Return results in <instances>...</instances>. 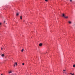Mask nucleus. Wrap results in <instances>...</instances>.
I'll list each match as a JSON object with an SVG mask.
<instances>
[{
	"mask_svg": "<svg viewBox=\"0 0 75 75\" xmlns=\"http://www.w3.org/2000/svg\"><path fill=\"white\" fill-rule=\"evenodd\" d=\"M63 73L64 74V72Z\"/></svg>",
	"mask_w": 75,
	"mask_h": 75,
	"instance_id": "nucleus-26",
	"label": "nucleus"
},
{
	"mask_svg": "<svg viewBox=\"0 0 75 75\" xmlns=\"http://www.w3.org/2000/svg\"><path fill=\"white\" fill-rule=\"evenodd\" d=\"M3 47H1V50H3Z\"/></svg>",
	"mask_w": 75,
	"mask_h": 75,
	"instance_id": "nucleus-15",
	"label": "nucleus"
},
{
	"mask_svg": "<svg viewBox=\"0 0 75 75\" xmlns=\"http://www.w3.org/2000/svg\"><path fill=\"white\" fill-rule=\"evenodd\" d=\"M8 73H9V74L12 73V71H10L8 72Z\"/></svg>",
	"mask_w": 75,
	"mask_h": 75,
	"instance_id": "nucleus-6",
	"label": "nucleus"
},
{
	"mask_svg": "<svg viewBox=\"0 0 75 75\" xmlns=\"http://www.w3.org/2000/svg\"><path fill=\"white\" fill-rule=\"evenodd\" d=\"M45 1H48V0H45Z\"/></svg>",
	"mask_w": 75,
	"mask_h": 75,
	"instance_id": "nucleus-16",
	"label": "nucleus"
},
{
	"mask_svg": "<svg viewBox=\"0 0 75 75\" xmlns=\"http://www.w3.org/2000/svg\"><path fill=\"white\" fill-rule=\"evenodd\" d=\"M22 65H24V63H22Z\"/></svg>",
	"mask_w": 75,
	"mask_h": 75,
	"instance_id": "nucleus-13",
	"label": "nucleus"
},
{
	"mask_svg": "<svg viewBox=\"0 0 75 75\" xmlns=\"http://www.w3.org/2000/svg\"><path fill=\"white\" fill-rule=\"evenodd\" d=\"M23 51H24V49H22L21 50V52H23Z\"/></svg>",
	"mask_w": 75,
	"mask_h": 75,
	"instance_id": "nucleus-8",
	"label": "nucleus"
},
{
	"mask_svg": "<svg viewBox=\"0 0 75 75\" xmlns=\"http://www.w3.org/2000/svg\"><path fill=\"white\" fill-rule=\"evenodd\" d=\"M16 74H14V75H16Z\"/></svg>",
	"mask_w": 75,
	"mask_h": 75,
	"instance_id": "nucleus-17",
	"label": "nucleus"
},
{
	"mask_svg": "<svg viewBox=\"0 0 75 75\" xmlns=\"http://www.w3.org/2000/svg\"><path fill=\"white\" fill-rule=\"evenodd\" d=\"M64 18H68V16H65Z\"/></svg>",
	"mask_w": 75,
	"mask_h": 75,
	"instance_id": "nucleus-3",
	"label": "nucleus"
},
{
	"mask_svg": "<svg viewBox=\"0 0 75 75\" xmlns=\"http://www.w3.org/2000/svg\"><path fill=\"white\" fill-rule=\"evenodd\" d=\"M4 23H6V21H4Z\"/></svg>",
	"mask_w": 75,
	"mask_h": 75,
	"instance_id": "nucleus-19",
	"label": "nucleus"
},
{
	"mask_svg": "<svg viewBox=\"0 0 75 75\" xmlns=\"http://www.w3.org/2000/svg\"><path fill=\"white\" fill-rule=\"evenodd\" d=\"M63 71H64V72H65V71H66V70H64Z\"/></svg>",
	"mask_w": 75,
	"mask_h": 75,
	"instance_id": "nucleus-14",
	"label": "nucleus"
},
{
	"mask_svg": "<svg viewBox=\"0 0 75 75\" xmlns=\"http://www.w3.org/2000/svg\"><path fill=\"white\" fill-rule=\"evenodd\" d=\"M39 45L40 46H42V43H40V44H39Z\"/></svg>",
	"mask_w": 75,
	"mask_h": 75,
	"instance_id": "nucleus-2",
	"label": "nucleus"
},
{
	"mask_svg": "<svg viewBox=\"0 0 75 75\" xmlns=\"http://www.w3.org/2000/svg\"><path fill=\"white\" fill-rule=\"evenodd\" d=\"M1 23H0V25H1Z\"/></svg>",
	"mask_w": 75,
	"mask_h": 75,
	"instance_id": "nucleus-20",
	"label": "nucleus"
},
{
	"mask_svg": "<svg viewBox=\"0 0 75 75\" xmlns=\"http://www.w3.org/2000/svg\"><path fill=\"white\" fill-rule=\"evenodd\" d=\"M1 57H3L4 56V54H2L1 55Z\"/></svg>",
	"mask_w": 75,
	"mask_h": 75,
	"instance_id": "nucleus-5",
	"label": "nucleus"
},
{
	"mask_svg": "<svg viewBox=\"0 0 75 75\" xmlns=\"http://www.w3.org/2000/svg\"><path fill=\"white\" fill-rule=\"evenodd\" d=\"M1 75H3V74H1Z\"/></svg>",
	"mask_w": 75,
	"mask_h": 75,
	"instance_id": "nucleus-23",
	"label": "nucleus"
},
{
	"mask_svg": "<svg viewBox=\"0 0 75 75\" xmlns=\"http://www.w3.org/2000/svg\"><path fill=\"white\" fill-rule=\"evenodd\" d=\"M69 24H71V23H72V22H71V21H69Z\"/></svg>",
	"mask_w": 75,
	"mask_h": 75,
	"instance_id": "nucleus-4",
	"label": "nucleus"
},
{
	"mask_svg": "<svg viewBox=\"0 0 75 75\" xmlns=\"http://www.w3.org/2000/svg\"><path fill=\"white\" fill-rule=\"evenodd\" d=\"M13 67H15V64H14Z\"/></svg>",
	"mask_w": 75,
	"mask_h": 75,
	"instance_id": "nucleus-21",
	"label": "nucleus"
},
{
	"mask_svg": "<svg viewBox=\"0 0 75 75\" xmlns=\"http://www.w3.org/2000/svg\"><path fill=\"white\" fill-rule=\"evenodd\" d=\"M19 14H18V13H17L16 14V16H18V15H19Z\"/></svg>",
	"mask_w": 75,
	"mask_h": 75,
	"instance_id": "nucleus-7",
	"label": "nucleus"
},
{
	"mask_svg": "<svg viewBox=\"0 0 75 75\" xmlns=\"http://www.w3.org/2000/svg\"><path fill=\"white\" fill-rule=\"evenodd\" d=\"M62 17H65V14L64 13H62Z\"/></svg>",
	"mask_w": 75,
	"mask_h": 75,
	"instance_id": "nucleus-1",
	"label": "nucleus"
},
{
	"mask_svg": "<svg viewBox=\"0 0 75 75\" xmlns=\"http://www.w3.org/2000/svg\"><path fill=\"white\" fill-rule=\"evenodd\" d=\"M70 74H71V75H74V74H72V73H70Z\"/></svg>",
	"mask_w": 75,
	"mask_h": 75,
	"instance_id": "nucleus-12",
	"label": "nucleus"
},
{
	"mask_svg": "<svg viewBox=\"0 0 75 75\" xmlns=\"http://www.w3.org/2000/svg\"><path fill=\"white\" fill-rule=\"evenodd\" d=\"M73 67H75V65L74 64Z\"/></svg>",
	"mask_w": 75,
	"mask_h": 75,
	"instance_id": "nucleus-11",
	"label": "nucleus"
},
{
	"mask_svg": "<svg viewBox=\"0 0 75 75\" xmlns=\"http://www.w3.org/2000/svg\"><path fill=\"white\" fill-rule=\"evenodd\" d=\"M46 53H47V52H46Z\"/></svg>",
	"mask_w": 75,
	"mask_h": 75,
	"instance_id": "nucleus-24",
	"label": "nucleus"
},
{
	"mask_svg": "<svg viewBox=\"0 0 75 75\" xmlns=\"http://www.w3.org/2000/svg\"><path fill=\"white\" fill-rule=\"evenodd\" d=\"M20 18L21 20H22V16H20Z\"/></svg>",
	"mask_w": 75,
	"mask_h": 75,
	"instance_id": "nucleus-9",
	"label": "nucleus"
},
{
	"mask_svg": "<svg viewBox=\"0 0 75 75\" xmlns=\"http://www.w3.org/2000/svg\"><path fill=\"white\" fill-rule=\"evenodd\" d=\"M24 22H25V21H23Z\"/></svg>",
	"mask_w": 75,
	"mask_h": 75,
	"instance_id": "nucleus-22",
	"label": "nucleus"
},
{
	"mask_svg": "<svg viewBox=\"0 0 75 75\" xmlns=\"http://www.w3.org/2000/svg\"><path fill=\"white\" fill-rule=\"evenodd\" d=\"M65 73H67V72H66Z\"/></svg>",
	"mask_w": 75,
	"mask_h": 75,
	"instance_id": "nucleus-25",
	"label": "nucleus"
},
{
	"mask_svg": "<svg viewBox=\"0 0 75 75\" xmlns=\"http://www.w3.org/2000/svg\"><path fill=\"white\" fill-rule=\"evenodd\" d=\"M70 0V1L71 2L72 1V0Z\"/></svg>",
	"mask_w": 75,
	"mask_h": 75,
	"instance_id": "nucleus-18",
	"label": "nucleus"
},
{
	"mask_svg": "<svg viewBox=\"0 0 75 75\" xmlns=\"http://www.w3.org/2000/svg\"><path fill=\"white\" fill-rule=\"evenodd\" d=\"M15 64L16 65H17V63H15Z\"/></svg>",
	"mask_w": 75,
	"mask_h": 75,
	"instance_id": "nucleus-10",
	"label": "nucleus"
}]
</instances>
